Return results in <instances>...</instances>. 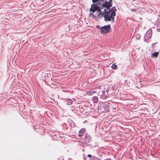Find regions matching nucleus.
<instances>
[{
  "label": "nucleus",
  "instance_id": "6e6552de",
  "mask_svg": "<svg viewBox=\"0 0 160 160\" xmlns=\"http://www.w3.org/2000/svg\"><path fill=\"white\" fill-rule=\"evenodd\" d=\"M92 100L94 103H97L98 102V98L97 96H94L92 98Z\"/></svg>",
  "mask_w": 160,
  "mask_h": 160
},
{
  "label": "nucleus",
  "instance_id": "b1692460",
  "mask_svg": "<svg viewBox=\"0 0 160 160\" xmlns=\"http://www.w3.org/2000/svg\"><path fill=\"white\" fill-rule=\"evenodd\" d=\"M108 90H106V92H107V94H108Z\"/></svg>",
  "mask_w": 160,
  "mask_h": 160
},
{
  "label": "nucleus",
  "instance_id": "423d86ee",
  "mask_svg": "<svg viewBox=\"0 0 160 160\" xmlns=\"http://www.w3.org/2000/svg\"><path fill=\"white\" fill-rule=\"evenodd\" d=\"M101 8L102 9L103 8L106 9V10H108V1L104 0L102 3L101 4Z\"/></svg>",
  "mask_w": 160,
  "mask_h": 160
},
{
  "label": "nucleus",
  "instance_id": "aec40b11",
  "mask_svg": "<svg viewBox=\"0 0 160 160\" xmlns=\"http://www.w3.org/2000/svg\"><path fill=\"white\" fill-rule=\"evenodd\" d=\"M92 16L93 18H95L97 17L94 14Z\"/></svg>",
  "mask_w": 160,
  "mask_h": 160
},
{
  "label": "nucleus",
  "instance_id": "f3484780",
  "mask_svg": "<svg viewBox=\"0 0 160 160\" xmlns=\"http://www.w3.org/2000/svg\"><path fill=\"white\" fill-rule=\"evenodd\" d=\"M102 0H92V1L93 2H96V1H102Z\"/></svg>",
  "mask_w": 160,
  "mask_h": 160
},
{
  "label": "nucleus",
  "instance_id": "412c9836",
  "mask_svg": "<svg viewBox=\"0 0 160 160\" xmlns=\"http://www.w3.org/2000/svg\"><path fill=\"white\" fill-rule=\"evenodd\" d=\"M157 30L158 32H160V28H159L157 29Z\"/></svg>",
  "mask_w": 160,
  "mask_h": 160
},
{
  "label": "nucleus",
  "instance_id": "5701e85b",
  "mask_svg": "<svg viewBox=\"0 0 160 160\" xmlns=\"http://www.w3.org/2000/svg\"><path fill=\"white\" fill-rule=\"evenodd\" d=\"M68 160H72L71 158H69L68 159Z\"/></svg>",
  "mask_w": 160,
  "mask_h": 160
},
{
  "label": "nucleus",
  "instance_id": "20e7f679",
  "mask_svg": "<svg viewBox=\"0 0 160 160\" xmlns=\"http://www.w3.org/2000/svg\"><path fill=\"white\" fill-rule=\"evenodd\" d=\"M100 108L102 112H108L109 111V106L105 103L101 104L100 106Z\"/></svg>",
  "mask_w": 160,
  "mask_h": 160
},
{
  "label": "nucleus",
  "instance_id": "ddd939ff",
  "mask_svg": "<svg viewBox=\"0 0 160 160\" xmlns=\"http://www.w3.org/2000/svg\"><path fill=\"white\" fill-rule=\"evenodd\" d=\"M93 159H92L91 158H90V160H100V159L98 157H93Z\"/></svg>",
  "mask_w": 160,
  "mask_h": 160
},
{
  "label": "nucleus",
  "instance_id": "2eb2a0df",
  "mask_svg": "<svg viewBox=\"0 0 160 160\" xmlns=\"http://www.w3.org/2000/svg\"><path fill=\"white\" fill-rule=\"evenodd\" d=\"M140 37V35L139 34H137L136 35V38L137 39H139Z\"/></svg>",
  "mask_w": 160,
  "mask_h": 160
},
{
  "label": "nucleus",
  "instance_id": "4be33fe9",
  "mask_svg": "<svg viewBox=\"0 0 160 160\" xmlns=\"http://www.w3.org/2000/svg\"><path fill=\"white\" fill-rule=\"evenodd\" d=\"M106 160H111V159L110 158H107Z\"/></svg>",
  "mask_w": 160,
  "mask_h": 160
},
{
  "label": "nucleus",
  "instance_id": "39448f33",
  "mask_svg": "<svg viewBox=\"0 0 160 160\" xmlns=\"http://www.w3.org/2000/svg\"><path fill=\"white\" fill-rule=\"evenodd\" d=\"M152 34V30L151 29H149L146 32L144 35V40L146 41L151 38Z\"/></svg>",
  "mask_w": 160,
  "mask_h": 160
},
{
  "label": "nucleus",
  "instance_id": "7ed1b4c3",
  "mask_svg": "<svg viewBox=\"0 0 160 160\" xmlns=\"http://www.w3.org/2000/svg\"><path fill=\"white\" fill-rule=\"evenodd\" d=\"M96 27L97 29H100V32L101 33H107L111 30L110 25L109 24L105 25L101 27L99 26H96Z\"/></svg>",
  "mask_w": 160,
  "mask_h": 160
},
{
  "label": "nucleus",
  "instance_id": "4468645a",
  "mask_svg": "<svg viewBox=\"0 0 160 160\" xmlns=\"http://www.w3.org/2000/svg\"><path fill=\"white\" fill-rule=\"evenodd\" d=\"M85 140L86 141H88V142H89L91 140V139L90 138L88 139V138H87V136H85Z\"/></svg>",
  "mask_w": 160,
  "mask_h": 160
},
{
  "label": "nucleus",
  "instance_id": "9d476101",
  "mask_svg": "<svg viewBox=\"0 0 160 160\" xmlns=\"http://www.w3.org/2000/svg\"><path fill=\"white\" fill-rule=\"evenodd\" d=\"M159 52H156L152 53V57L157 58Z\"/></svg>",
  "mask_w": 160,
  "mask_h": 160
},
{
  "label": "nucleus",
  "instance_id": "f257e3e1",
  "mask_svg": "<svg viewBox=\"0 0 160 160\" xmlns=\"http://www.w3.org/2000/svg\"><path fill=\"white\" fill-rule=\"evenodd\" d=\"M116 9L115 7H112L110 10H106L104 8V11L98 13L97 16L99 18L103 17L105 21H111L112 22H114V17L115 16V12Z\"/></svg>",
  "mask_w": 160,
  "mask_h": 160
},
{
  "label": "nucleus",
  "instance_id": "f03ea898",
  "mask_svg": "<svg viewBox=\"0 0 160 160\" xmlns=\"http://www.w3.org/2000/svg\"><path fill=\"white\" fill-rule=\"evenodd\" d=\"M103 0L101 1H97L95 2H93L92 0V1L93 3L91 5V8H90V11L92 12H94L95 11H97L98 12V13H99L100 12H101V4L102 3Z\"/></svg>",
  "mask_w": 160,
  "mask_h": 160
},
{
  "label": "nucleus",
  "instance_id": "bb28decb",
  "mask_svg": "<svg viewBox=\"0 0 160 160\" xmlns=\"http://www.w3.org/2000/svg\"><path fill=\"white\" fill-rule=\"evenodd\" d=\"M158 16H160V14H158Z\"/></svg>",
  "mask_w": 160,
  "mask_h": 160
},
{
  "label": "nucleus",
  "instance_id": "1a4fd4ad",
  "mask_svg": "<svg viewBox=\"0 0 160 160\" xmlns=\"http://www.w3.org/2000/svg\"><path fill=\"white\" fill-rule=\"evenodd\" d=\"M108 97V95H106L105 94H102L100 95V98L102 99H104L107 98Z\"/></svg>",
  "mask_w": 160,
  "mask_h": 160
},
{
  "label": "nucleus",
  "instance_id": "0eeeda50",
  "mask_svg": "<svg viewBox=\"0 0 160 160\" xmlns=\"http://www.w3.org/2000/svg\"><path fill=\"white\" fill-rule=\"evenodd\" d=\"M85 129L82 128L79 132L78 136L80 137L83 136L84 133L85 132Z\"/></svg>",
  "mask_w": 160,
  "mask_h": 160
},
{
  "label": "nucleus",
  "instance_id": "a211bd4d",
  "mask_svg": "<svg viewBox=\"0 0 160 160\" xmlns=\"http://www.w3.org/2000/svg\"><path fill=\"white\" fill-rule=\"evenodd\" d=\"M88 157L92 158V156L90 154H88L87 155Z\"/></svg>",
  "mask_w": 160,
  "mask_h": 160
},
{
  "label": "nucleus",
  "instance_id": "6ab92c4d",
  "mask_svg": "<svg viewBox=\"0 0 160 160\" xmlns=\"http://www.w3.org/2000/svg\"><path fill=\"white\" fill-rule=\"evenodd\" d=\"M93 12H91L89 13L90 16H92L93 14Z\"/></svg>",
  "mask_w": 160,
  "mask_h": 160
},
{
  "label": "nucleus",
  "instance_id": "393cba45",
  "mask_svg": "<svg viewBox=\"0 0 160 160\" xmlns=\"http://www.w3.org/2000/svg\"><path fill=\"white\" fill-rule=\"evenodd\" d=\"M82 151L83 152H84V149H82Z\"/></svg>",
  "mask_w": 160,
  "mask_h": 160
},
{
  "label": "nucleus",
  "instance_id": "dca6fc26",
  "mask_svg": "<svg viewBox=\"0 0 160 160\" xmlns=\"http://www.w3.org/2000/svg\"><path fill=\"white\" fill-rule=\"evenodd\" d=\"M83 158L84 160H86L87 159V157L85 155L83 154H82Z\"/></svg>",
  "mask_w": 160,
  "mask_h": 160
},
{
  "label": "nucleus",
  "instance_id": "f8f14e48",
  "mask_svg": "<svg viewBox=\"0 0 160 160\" xmlns=\"http://www.w3.org/2000/svg\"><path fill=\"white\" fill-rule=\"evenodd\" d=\"M112 68L113 69H115L117 67V65H116L115 63H113L112 66Z\"/></svg>",
  "mask_w": 160,
  "mask_h": 160
},
{
  "label": "nucleus",
  "instance_id": "9b49d317",
  "mask_svg": "<svg viewBox=\"0 0 160 160\" xmlns=\"http://www.w3.org/2000/svg\"><path fill=\"white\" fill-rule=\"evenodd\" d=\"M73 102V101L71 99H68L67 100V104L68 105H70Z\"/></svg>",
  "mask_w": 160,
  "mask_h": 160
},
{
  "label": "nucleus",
  "instance_id": "a878e982",
  "mask_svg": "<svg viewBox=\"0 0 160 160\" xmlns=\"http://www.w3.org/2000/svg\"><path fill=\"white\" fill-rule=\"evenodd\" d=\"M72 111H73V109H72Z\"/></svg>",
  "mask_w": 160,
  "mask_h": 160
}]
</instances>
